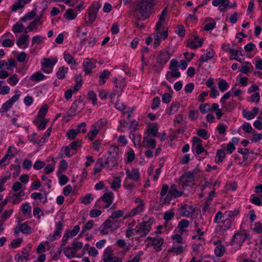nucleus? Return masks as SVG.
Wrapping results in <instances>:
<instances>
[{"label":"nucleus","instance_id":"f257e3e1","mask_svg":"<svg viewBox=\"0 0 262 262\" xmlns=\"http://www.w3.org/2000/svg\"><path fill=\"white\" fill-rule=\"evenodd\" d=\"M239 213L238 209L234 210H227L224 213L217 211L215 214L213 222L218 225L216 226L215 231L221 234L230 228L231 224L235 216Z\"/></svg>","mask_w":262,"mask_h":262},{"label":"nucleus","instance_id":"f03ea898","mask_svg":"<svg viewBox=\"0 0 262 262\" xmlns=\"http://www.w3.org/2000/svg\"><path fill=\"white\" fill-rule=\"evenodd\" d=\"M157 4V0H140L133 12V15L137 20L134 23L136 27L140 29L144 28V25L140 24L139 21L147 19L151 9Z\"/></svg>","mask_w":262,"mask_h":262},{"label":"nucleus","instance_id":"7ed1b4c3","mask_svg":"<svg viewBox=\"0 0 262 262\" xmlns=\"http://www.w3.org/2000/svg\"><path fill=\"white\" fill-rule=\"evenodd\" d=\"M108 156L104 161V167L108 170H112L114 167L118 165L119 148L118 146L111 145L107 151Z\"/></svg>","mask_w":262,"mask_h":262},{"label":"nucleus","instance_id":"20e7f679","mask_svg":"<svg viewBox=\"0 0 262 262\" xmlns=\"http://www.w3.org/2000/svg\"><path fill=\"white\" fill-rule=\"evenodd\" d=\"M154 222V217H149L147 221H144L137 224L134 228L135 232L137 234H141V237L146 236L150 231L151 225Z\"/></svg>","mask_w":262,"mask_h":262},{"label":"nucleus","instance_id":"39448f33","mask_svg":"<svg viewBox=\"0 0 262 262\" xmlns=\"http://www.w3.org/2000/svg\"><path fill=\"white\" fill-rule=\"evenodd\" d=\"M114 193L110 191L105 192L96 202L95 206L99 208H108L113 202Z\"/></svg>","mask_w":262,"mask_h":262},{"label":"nucleus","instance_id":"423d86ee","mask_svg":"<svg viewBox=\"0 0 262 262\" xmlns=\"http://www.w3.org/2000/svg\"><path fill=\"white\" fill-rule=\"evenodd\" d=\"M101 7V5L98 3H94L88 9V16L89 20L85 21V23L89 25L93 24L96 20L97 16L98 11Z\"/></svg>","mask_w":262,"mask_h":262},{"label":"nucleus","instance_id":"0eeeda50","mask_svg":"<svg viewBox=\"0 0 262 262\" xmlns=\"http://www.w3.org/2000/svg\"><path fill=\"white\" fill-rule=\"evenodd\" d=\"M84 107L83 100L79 99L74 101L69 112V116H74L79 113Z\"/></svg>","mask_w":262,"mask_h":262},{"label":"nucleus","instance_id":"6e6552de","mask_svg":"<svg viewBox=\"0 0 262 262\" xmlns=\"http://www.w3.org/2000/svg\"><path fill=\"white\" fill-rule=\"evenodd\" d=\"M63 228V223L62 221L56 222L55 231L53 234H50L47 237V239L50 242H53L61 236V232Z\"/></svg>","mask_w":262,"mask_h":262},{"label":"nucleus","instance_id":"1a4fd4ad","mask_svg":"<svg viewBox=\"0 0 262 262\" xmlns=\"http://www.w3.org/2000/svg\"><path fill=\"white\" fill-rule=\"evenodd\" d=\"M251 237L249 234L237 232L234 234L232 237V245H236L240 246L246 241H249Z\"/></svg>","mask_w":262,"mask_h":262},{"label":"nucleus","instance_id":"9d476101","mask_svg":"<svg viewBox=\"0 0 262 262\" xmlns=\"http://www.w3.org/2000/svg\"><path fill=\"white\" fill-rule=\"evenodd\" d=\"M15 92L16 93H19V94H16L10 99L8 100L6 102H5L0 109V113H2L7 112L8 110L12 106L13 104L18 100L20 96V92L19 90H16Z\"/></svg>","mask_w":262,"mask_h":262},{"label":"nucleus","instance_id":"9b49d317","mask_svg":"<svg viewBox=\"0 0 262 262\" xmlns=\"http://www.w3.org/2000/svg\"><path fill=\"white\" fill-rule=\"evenodd\" d=\"M85 127L86 123L85 122H81L78 125L76 129H71L67 132V138L70 140H72L75 138L77 135L80 132L85 133L86 132Z\"/></svg>","mask_w":262,"mask_h":262},{"label":"nucleus","instance_id":"f8f14e48","mask_svg":"<svg viewBox=\"0 0 262 262\" xmlns=\"http://www.w3.org/2000/svg\"><path fill=\"white\" fill-rule=\"evenodd\" d=\"M113 251L111 247H107L103 252V262H122L121 258L113 256Z\"/></svg>","mask_w":262,"mask_h":262},{"label":"nucleus","instance_id":"ddd939ff","mask_svg":"<svg viewBox=\"0 0 262 262\" xmlns=\"http://www.w3.org/2000/svg\"><path fill=\"white\" fill-rule=\"evenodd\" d=\"M170 58V54L168 50L162 49L160 51L156 58L157 63L164 67L165 63L169 61Z\"/></svg>","mask_w":262,"mask_h":262},{"label":"nucleus","instance_id":"4468645a","mask_svg":"<svg viewBox=\"0 0 262 262\" xmlns=\"http://www.w3.org/2000/svg\"><path fill=\"white\" fill-rule=\"evenodd\" d=\"M31 250V246L28 245L23 248L21 254H17L15 256V259L17 261H28L30 259L29 258V253Z\"/></svg>","mask_w":262,"mask_h":262},{"label":"nucleus","instance_id":"2eb2a0df","mask_svg":"<svg viewBox=\"0 0 262 262\" xmlns=\"http://www.w3.org/2000/svg\"><path fill=\"white\" fill-rule=\"evenodd\" d=\"M145 208V204H139L136 207L132 209L130 212L124 216V219L132 217L136 215L141 213L143 211Z\"/></svg>","mask_w":262,"mask_h":262},{"label":"nucleus","instance_id":"dca6fc26","mask_svg":"<svg viewBox=\"0 0 262 262\" xmlns=\"http://www.w3.org/2000/svg\"><path fill=\"white\" fill-rule=\"evenodd\" d=\"M194 211L193 208L189 205L184 204L178 209L179 213L183 216H189Z\"/></svg>","mask_w":262,"mask_h":262},{"label":"nucleus","instance_id":"f3484780","mask_svg":"<svg viewBox=\"0 0 262 262\" xmlns=\"http://www.w3.org/2000/svg\"><path fill=\"white\" fill-rule=\"evenodd\" d=\"M147 239L151 242V244L156 251H160L162 250L161 246L164 242V239L162 237L160 236H157L155 238L148 237Z\"/></svg>","mask_w":262,"mask_h":262},{"label":"nucleus","instance_id":"a211bd4d","mask_svg":"<svg viewBox=\"0 0 262 262\" xmlns=\"http://www.w3.org/2000/svg\"><path fill=\"white\" fill-rule=\"evenodd\" d=\"M126 174L127 178L132 179L134 181H138L140 178V174L139 170L136 168L132 169L130 171V169H126Z\"/></svg>","mask_w":262,"mask_h":262},{"label":"nucleus","instance_id":"6ab92c4d","mask_svg":"<svg viewBox=\"0 0 262 262\" xmlns=\"http://www.w3.org/2000/svg\"><path fill=\"white\" fill-rule=\"evenodd\" d=\"M28 35H21L19 36L18 39L16 40V45L17 46L22 49H26L28 47Z\"/></svg>","mask_w":262,"mask_h":262},{"label":"nucleus","instance_id":"aec40b11","mask_svg":"<svg viewBox=\"0 0 262 262\" xmlns=\"http://www.w3.org/2000/svg\"><path fill=\"white\" fill-rule=\"evenodd\" d=\"M259 108L254 107L252 108V111H249L246 109L243 110L242 113L243 117L248 120H251L255 117L258 113Z\"/></svg>","mask_w":262,"mask_h":262},{"label":"nucleus","instance_id":"412c9836","mask_svg":"<svg viewBox=\"0 0 262 262\" xmlns=\"http://www.w3.org/2000/svg\"><path fill=\"white\" fill-rule=\"evenodd\" d=\"M110 219L108 218V220H106L99 228V230L102 235L107 234L108 233L107 229L113 228V226L111 225L112 221Z\"/></svg>","mask_w":262,"mask_h":262},{"label":"nucleus","instance_id":"4be33fe9","mask_svg":"<svg viewBox=\"0 0 262 262\" xmlns=\"http://www.w3.org/2000/svg\"><path fill=\"white\" fill-rule=\"evenodd\" d=\"M214 54L215 52L213 50L210 49L209 50H207L206 53H204L201 56L199 61L201 62H207L209 59L213 58Z\"/></svg>","mask_w":262,"mask_h":262},{"label":"nucleus","instance_id":"5701e85b","mask_svg":"<svg viewBox=\"0 0 262 262\" xmlns=\"http://www.w3.org/2000/svg\"><path fill=\"white\" fill-rule=\"evenodd\" d=\"M93 62L90 59L86 58L83 62V69L86 74H90L92 72V69L95 68Z\"/></svg>","mask_w":262,"mask_h":262},{"label":"nucleus","instance_id":"b1692460","mask_svg":"<svg viewBox=\"0 0 262 262\" xmlns=\"http://www.w3.org/2000/svg\"><path fill=\"white\" fill-rule=\"evenodd\" d=\"M168 193L174 198L180 197L184 194V191H179L177 189V186L175 184H172L170 186Z\"/></svg>","mask_w":262,"mask_h":262},{"label":"nucleus","instance_id":"393cba45","mask_svg":"<svg viewBox=\"0 0 262 262\" xmlns=\"http://www.w3.org/2000/svg\"><path fill=\"white\" fill-rule=\"evenodd\" d=\"M81 27H78L77 28L76 33H77V37L79 38L81 40V44L85 45L86 41H88V38L83 37L84 36L87 35L88 32L86 31L85 32H81Z\"/></svg>","mask_w":262,"mask_h":262},{"label":"nucleus","instance_id":"a878e982","mask_svg":"<svg viewBox=\"0 0 262 262\" xmlns=\"http://www.w3.org/2000/svg\"><path fill=\"white\" fill-rule=\"evenodd\" d=\"M203 43V40L200 39L197 42L196 41L193 40L191 39H189L187 41V47L190 48L191 49H196L198 47L202 46Z\"/></svg>","mask_w":262,"mask_h":262},{"label":"nucleus","instance_id":"bb28decb","mask_svg":"<svg viewBox=\"0 0 262 262\" xmlns=\"http://www.w3.org/2000/svg\"><path fill=\"white\" fill-rule=\"evenodd\" d=\"M110 74L111 72L107 70H105L101 73L99 79V83L100 85L106 82V80L109 78Z\"/></svg>","mask_w":262,"mask_h":262},{"label":"nucleus","instance_id":"cd10ccee","mask_svg":"<svg viewBox=\"0 0 262 262\" xmlns=\"http://www.w3.org/2000/svg\"><path fill=\"white\" fill-rule=\"evenodd\" d=\"M144 146L147 148L154 149L156 146V141L154 139H148L147 137H144Z\"/></svg>","mask_w":262,"mask_h":262},{"label":"nucleus","instance_id":"c85d7f7f","mask_svg":"<svg viewBox=\"0 0 262 262\" xmlns=\"http://www.w3.org/2000/svg\"><path fill=\"white\" fill-rule=\"evenodd\" d=\"M125 85L126 83L124 79H119L118 81H116L115 86L114 88L115 91L121 94Z\"/></svg>","mask_w":262,"mask_h":262},{"label":"nucleus","instance_id":"c756f323","mask_svg":"<svg viewBox=\"0 0 262 262\" xmlns=\"http://www.w3.org/2000/svg\"><path fill=\"white\" fill-rule=\"evenodd\" d=\"M181 180L184 183H190L194 180V176L190 171H189L181 176Z\"/></svg>","mask_w":262,"mask_h":262},{"label":"nucleus","instance_id":"7c9ffc66","mask_svg":"<svg viewBox=\"0 0 262 262\" xmlns=\"http://www.w3.org/2000/svg\"><path fill=\"white\" fill-rule=\"evenodd\" d=\"M99 131L100 129H99V127H97L96 126L92 125L91 127V130L87 135L90 140L93 141Z\"/></svg>","mask_w":262,"mask_h":262},{"label":"nucleus","instance_id":"2f4dec72","mask_svg":"<svg viewBox=\"0 0 262 262\" xmlns=\"http://www.w3.org/2000/svg\"><path fill=\"white\" fill-rule=\"evenodd\" d=\"M45 78L46 76L42 73L36 72L31 76L30 80L32 81L38 82L43 80Z\"/></svg>","mask_w":262,"mask_h":262},{"label":"nucleus","instance_id":"473e14b6","mask_svg":"<svg viewBox=\"0 0 262 262\" xmlns=\"http://www.w3.org/2000/svg\"><path fill=\"white\" fill-rule=\"evenodd\" d=\"M179 108V103L178 102H172L168 108L166 110V113L168 115L174 114Z\"/></svg>","mask_w":262,"mask_h":262},{"label":"nucleus","instance_id":"72a5a7b5","mask_svg":"<svg viewBox=\"0 0 262 262\" xmlns=\"http://www.w3.org/2000/svg\"><path fill=\"white\" fill-rule=\"evenodd\" d=\"M68 68L63 66L60 67L56 73V77L59 79H63L65 78V74L68 72Z\"/></svg>","mask_w":262,"mask_h":262},{"label":"nucleus","instance_id":"f704fd0d","mask_svg":"<svg viewBox=\"0 0 262 262\" xmlns=\"http://www.w3.org/2000/svg\"><path fill=\"white\" fill-rule=\"evenodd\" d=\"M223 105H224L223 107L226 110V111L228 112H231L236 107L237 103L235 100H232L227 103H225V104Z\"/></svg>","mask_w":262,"mask_h":262},{"label":"nucleus","instance_id":"c9c22d12","mask_svg":"<svg viewBox=\"0 0 262 262\" xmlns=\"http://www.w3.org/2000/svg\"><path fill=\"white\" fill-rule=\"evenodd\" d=\"M77 14L74 12L72 9H68L66 10L63 17L68 20H74L76 18Z\"/></svg>","mask_w":262,"mask_h":262},{"label":"nucleus","instance_id":"e433bc0d","mask_svg":"<svg viewBox=\"0 0 262 262\" xmlns=\"http://www.w3.org/2000/svg\"><path fill=\"white\" fill-rule=\"evenodd\" d=\"M104 167V163L102 158H99L96 161L95 166L94 168V173H97L101 171V168Z\"/></svg>","mask_w":262,"mask_h":262},{"label":"nucleus","instance_id":"4c0bfd02","mask_svg":"<svg viewBox=\"0 0 262 262\" xmlns=\"http://www.w3.org/2000/svg\"><path fill=\"white\" fill-rule=\"evenodd\" d=\"M225 152L223 149H219L217 150L216 157L215 158V162L217 163H220L223 162L225 158Z\"/></svg>","mask_w":262,"mask_h":262},{"label":"nucleus","instance_id":"58836bf2","mask_svg":"<svg viewBox=\"0 0 262 262\" xmlns=\"http://www.w3.org/2000/svg\"><path fill=\"white\" fill-rule=\"evenodd\" d=\"M159 126L157 123H155V125L150 127L148 128L146 133L147 136H151L153 137H156L157 136V134L158 132Z\"/></svg>","mask_w":262,"mask_h":262},{"label":"nucleus","instance_id":"ea45409f","mask_svg":"<svg viewBox=\"0 0 262 262\" xmlns=\"http://www.w3.org/2000/svg\"><path fill=\"white\" fill-rule=\"evenodd\" d=\"M14 157L13 154H9L7 153L5 156L0 160V167L5 166L9 163V160Z\"/></svg>","mask_w":262,"mask_h":262},{"label":"nucleus","instance_id":"a19ab883","mask_svg":"<svg viewBox=\"0 0 262 262\" xmlns=\"http://www.w3.org/2000/svg\"><path fill=\"white\" fill-rule=\"evenodd\" d=\"M63 251L65 255L69 258L74 257L76 253L75 249L70 247H66Z\"/></svg>","mask_w":262,"mask_h":262},{"label":"nucleus","instance_id":"79ce46f5","mask_svg":"<svg viewBox=\"0 0 262 262\" xmlns=\"http://www.w3.org/2000/svg\"><path fill=\"white\" fill-rule=\"evenodd\" d=\"M219 89L222 92H224L228 90L229 88V84L224 79L220 80L217 83Z\"/></svg>","mask_w":262,"mask_h":262},{"label":"nucleus","instance_id":"37998d69","mask_svg":"<svg viewBox=\"0 0 262 262\" xmlns=\"http://www.w3.org/2000/svg\"><path fill=\"white\" fill-rule=\"evenodd\" d=\"M172 72H168L166 75V78L167 80L170 81V76L172 78H178L181 76V73L178 71V70H172Z\"/></svg>","mask_w":262,"mask_h":262},{"label":"nucleus","instance_id":"c03bdc74","mask_svg":"<svg viewBox=\"0 0 262 262\" xmlns=\"http://www.w3.org/2000/svg\"><path fill=\"white\" fill-rule=\"evenodd\" d=\"M18 225L19 226L20 229H21V232L27 234L30 233L31 228L27 223L23 224L18 223Z\"/></svg>","mask_w":262,"mask_h":262},{"label":"nucleus","instance_id":"a18cd8bd","mask_svg":"<svg viewBox=\"0 0 262 262\" xmlns=\"http://www.w3.org/2000/svg\"><path fill=\"white\" fill-rule=\"evenodd\" d=\"M117 244L119 247L123 248L124 252H126L130 249V245L126 243L123 239H120L118 240Z\"/></svg>","mask_w":262,"mask_h":262},{"label":"nucleus","instance_id":"49530a36","mask_svg":"<svg viewBox=\"0 0 262 262\" xmlns=\"http://www.w3.org/2000/svg\"><path fill=\"white\" fill-rule=\"evenodd\" d=\"M225 252V248L223 245H220L216 246L214 249V253L217 257H221Z\"/></svg>","mask_w":262,"mask_h":262},{"label":"nucleus","instance_id":"de8ad7c7","mask_svg":"<svg viewBox=\"0 0 262 262\" xmlns=\"http://www.w3.org/2000/svg\"><path fill=\"white\" fill-rule=\"evenodd\" d=\"M19 81V78L17 74H14L9 77L7 79L8 83L11 86L15 85Z\"/></svg>","mask_w":262,"mask_h":262},{"label":"nucleus","instance_id":"09e8293b","mask_svg":"<svg viewBox=\"0 0 262 262\" xmlns=\"http://www.w3.org/2000/svg\"><path fill=\"white\" fill-rule=\"evenodd\" d=\"M63 58L65 61L70 64L77 65V63L74 59L73 56L70 54H64Z\"/></svg>","mask_w":262,"mask_h":262},{"label":"nucleus","instance_id":"8fccbe9b","mask_svg":"<svg viewBox=\"0 0 262 262\" xmlns=\"http://www.w3.org/2000/svg\"><path fill=\"white\" fill-rule=\"evenodd\" d=\"M97 41V39L96 36L92 34L89 39H88V41L85 45H87L88 47L90 48L94 47Z\"/></svg>","mask_w":262,"mask_h":262},{"label":"nucleus","instance_id":"3c124183","mask_svg":"<svg viewBox=\"0 0 262 262\" xmlns=\"http://www.w3.org/2000/svg\"><path fill=\"white\" fill-rule=\"evenodd\" d=\"M21 209L24 214H30L31 211V207L29 203H24L21 205Z\"/></svg>","mask_w":262,"mask_h":262},{"label":"nucleus","instance_id":"603ef678","mask_svg":"<svg viewBox=\"0 0 262 262\" xmlns=\"http://www.w3.org/2000/svg\"><path fill=\"white\" fill-rule=\"evenodd\" d=\"M121 179L119 177H115L111 184V188L113 189L119 188L121 186Z\"/></svg>","mask_w":262,"mask_h":262},{"label":"nucleus","instance_id":"864d4df0","mask_svg":"<svg viewBox=\"0 0 262 262\" xmlns=\"http://www.w3.org/2000/svg\"><path fill=\"white\" fill-rule=\"evenodd\" d=\"M44 62L43 63H41L42 64V66L45 68H52L55 65L56 63L55 61H53L49 58H44L43 59Z\"/></svg>","mask_w":262,"mask_h":262},{"label":"nucleus","instance_id":"5fc2aeb1","mask_svg":"<svg viewBox=\"0 0 262 262\" xmlns=\"http://www.w3.org/2000/svg\"><path fill=\"white\" fill-rule=\"evenodd\" d=\"M48 112V107L47 105H43L39 110L37 116L39 118H43L45 117Z\"/></svg>","mask_w":262,"mask_h":262},{"label":"nucleus","instance_id":"6e6d98bb","mask_svg":"<svg viewBox=\"0 0 262 262\" xmlns=\"http://www.w3.org/2000/svg\"><path fill=\"white\" fill-rule=\"evenodd\" d=\"M124 211L123 210H118L112 212L111 215L109 216V219H116L123 216Z\"/></svg>","mask_w":262,"mask_h":262},{"label":"nucleus","instance_id":"4d7b16f0","mask_svg":"<svg viewBox=\"0 0 262 262\" xmlns=\"http://www.w3.org/2000/svg\"><path fill=\"white\" fill-rule=\"evenodd\" d=\"M82 145V141L80 140H77L69 144L71 149L76 150L78 148L81 147Z\"/></svg>","mask_w":262,"mask_h":262},{"label":"nucleus","instance_id":"13d9d810","mask_svg":"<svg viewBox=\"0 0 262 262\" xmlns=\"http://www.w3.org/2000/svg\"><path fill=\"white\" fill-rule=\"evenodd\" d=\"M24 26L22 24L16 23L13 26L12 31L14 33H21L23 31Z\"/></svg>","mask_w":262,"mask_h":262},{"label":"nucleus","instance_id":"bf43d9fd","mask_svg":"<svg viewBox=\"0 0 262 262\" xmlns=\"http://www.w3.org/2000/svg\"><path fill=\"white\" fill-rule=\"evenodd\" d=\"M172 199V196L169 193L167 194L166 197L162 199V198L160 199V202L161 203L162 206L163 205H168L170 204L171 200Z\"/></svg>","mask_w":262,"mask_h":262},{"label":"nucleus","instance_id":"052dcab7","mask_svg":"<svg viewBox=\"0 0 262 262\" xmlns=\"http://www.w3.org/2000/svg\"><path fill=\"white\" fill-rule=\"evenodd\" d=\"M201 249H202V245L201 244L193 245L192 255H198L201 252Z\"/></svg>","mask_w":262,"mask_h":262},{"label":"nucleus","instance_id":"680f3d73","mask_svg":"<svg viewBox=\"0 0 262 262\" xmlns=\"http://www.w3.org/2000/svg\"><path fill=\"white\" fill-rule=\"evenodd\" d=\"M183 251V247L180 245H176L168 250L169 252L175 253L177 254L182 253Z\"/></svg>","mask_w":262,"mask_h":262},{"label":"nucleus","instance_id":"e2e57ef3","mask_svg":"<svg viewBox=\"0 0 262 262\" xmlns=\"http://www.w3.org/2000/svg\"><path fill=\"white\" fill-rule=\"evenodd\" d=\"M175 32L180 37H184L185 34V30L184 27L182 25H178L177 26V29Z\"/></svg>","mask_w":262,"mask_h":262},{"label":"nucleus","instance_id":"0e129e2a","mask_svg":"<svg viewBox=\"0 0 262 262\" xmlns=\"http://www.w3.org/2000/svg\"><path fill=\"white\" fill-rule=\"evenodd\" d=\"M160 102V98L159 97L157 96L154 97V99H152V102L151 106V108L153 110H157L159 106Z\"/></svg>","mask_w":262,"mask_h":262},{"label":"nucleus","instance_id":"69168bd1","mask_svg":"<svg viewBox=\"0 0 262 262\" xmlns=\"http://www.w3.org/2000/svg\"><path fill=\"white\" fill-rule=\"evenodd\" d=\"M46 37H43L41 35H35L33 37L32 42L33 44L37 43L40 44L43 42V40L45 39Z\"/></svg>","mask_w":262,"mask_h":262},{"label":"nucleus","instance_id":"338daca9","mask_svg":"<svg viewBox=\"0 0 262 262\" xmlns=\"http://www.w3.org/2000/svg\"><path fill=\"white\" fill-rule=\"evenodd\" d=\"M93 200L92 194L91 193L86 194L82 198L81 203L83 204L87 205L90 204Z\"/></svg>","mask_w":262,"mask_h":262},{"label":"nucleus","instance_id":"774afa93","mask_svg":"<svg viewBox=\"0 0 262 262\" xmlns=\"http://www.w3.org/2000/svg\"><path fill=\"white\" fill-rule=\"evenodd\" d=\"M199 112L193 110H190L189 112L188 118L191 121L195 120L198 118Z\"/></svg>","mask_w":262,"mask_h":262}]
</instances>
